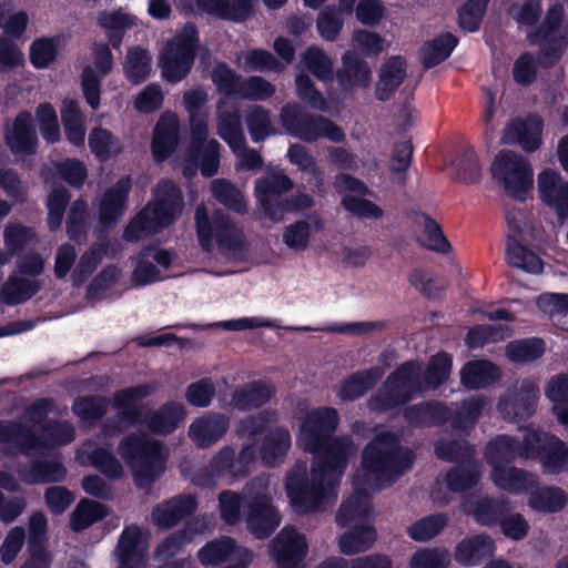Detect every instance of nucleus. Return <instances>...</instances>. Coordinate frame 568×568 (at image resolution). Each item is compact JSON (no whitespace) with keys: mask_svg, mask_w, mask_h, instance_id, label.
Returning <instances> with one entry per match:
<instances>
[{"mask_svg":"<svg viewBox=\"0 0 568 568\" xmlns=\"http://www.w3.org/2000/svg\"><path fill=\"white\" fill-rule=\"evenodd\" d=\"M213 196L224 206L236 213H246L247 206L242 192L226 179H215L211 182Z\"/></svg>","mask_w":568,"mask_h":568,"instance_id":"obj_51","label":"nucleus"},{"mask_svg":"<svg viewBox=\"0 0 568 568\" xmlns=\"http://www.w3.org/2000/svg\"><path fill=\"white\" fill-rule=\"evenodd\" d=\"M276 92L273 83L260 75L242 79L239 97L250 101H264Z\"/></svg>","mask_w":568,"mask_h":568,"instance_id":"obj_63","label":"nucleus"},{"mask_svg":"<svg viewBox=\"0 0 568 568\" xmlns=\"http://www.w3.org/2000/svg\"><path fill=\"white\" fill-rule=\"evenodd\" d=\"M149 534L136 525L128 526L121 534L114 554L119 568H146Z\"/></svg>","mask_w":568,"mask_h":568,"instance_id":"obj_16","label":"nucleus"},{"mask_svg":"<svg viewBox=\"0 0 568 568\" xmlns=\"http://www.w3.org/2000/svg\"><path fill=\"white\" fill-rule=\"evenodd\" d=\"M196 233L201 245L210 250L212 240L225 250H236L242 245L243 234L231 219L224 213L216 211L212 221L209 217V211L204 204L195 209Z\"/></svg>","mask_w":568,"mask_h":568,"instance_id":"obj_13","label":"nucleus"},{"mask_svg":"<svg viewBox=\"0 0 568 568\" xmlns=\"http://www.w3.org/2000/svg\"><path fill=\"white\" fill-rule=\"evenodd\" d=\"M541 465L545 474H559L568 469V448L566 444L554 436L549 446L541 454Z\"/></svg>","mask_w":568,"mask_h":568,"instance_id":"obj_56","label":"nucleus"},{"mask_svg":"<svg viewBox=\"0 0 568 568\" xmlns=\"http://www.w3.org/2000/svg\"><path fill=\"white\" fill-rule=\"evenodd\" d=\"M294 187L293 180L283 170H271L255 181V196L261 217L281 222L287 213V201L283 194Z\"/></svg>","mask_w":568,"mask_h":568,"instance_id":"obj_12","label":"nucleus"},{"mask_svg":"<svg viewBox=\"0 0 568 568\" xmlns=\"http://www.w3.org/2000/svg\"><path fill=\"white\" fill-rule=\"evenodd\" d=\"M537 190L541 202L554 210L559 220L568 219V181L559 172L542 170L537 176Z\"/></svg>","mask_w":568,"mask_h":568,"instance_id":"obj_18","label":"nucleus"},{"mask_svg":"<svg viewBox=\"0 0 568 568\" xmlns=\"http://www.w3.org/2000/svg\"><path fill=\"white\" fill-rule=\"evenodd\" d=\"M75 439L73 425L65 420L50 422L37 436L29 426L21 423L0 424V440L12 443L16 452L29 454L67 445Z\"/></svg>","mask_w":568,"mask_h":568,"instance_id":"obj_5","label":"nucleus"},{"mask_svg":"<svg viewBox=\"0 0 568 568\" xmlns=\"http://www.w3.org/2000/svg\"><path fill=\"white\" fill-rule=\"evenodd\" d=\"M336 80L345 92L365 90L372 83V68L356 51L347 50L342 55Z\"/></svg>","mask_w":568,"mask_h":568,"instance_id":"obj_19","label":"nucleus"},{"mask_svg":"<svg viewBox=\"0 0 568 568\" xmlns=\"http://www.w3.org/2000/svg\"><path fill=\"white\" fill-rule=\"evenodd\" d=\"M528 40L531 44H540L538 57L542 68L555 65L568 45L564 7L555 4L549 8L542 24L528 34Z\"/></svg>","mask_w":568,"mask_h":568,"instance_id":"obj_11","label":"nucleus"},{"mask_svg":"<svg viewBox=\"0 0 568 568\" xmlns=\"http://www.w3.org/2000/svg\"><path fill=\"white\" fill-rule=\"evenodd\" d=\"M539 398L538 382L523 378L513 383L499 397L497 412L511 423H519L531 417Z\"/></svg>","mask_w":568,"mask_h":568,"instance_id":"obj_14","label":"nucleus"},{"mask_svg":"<svg viewBox=\"0 0 568 568\" xmlns=\"http://www.w3.org/2000/svg\"><path fill=\"white\" fill-rule=\"evenodd\" d=\"M457 44L452 33L439 34L422 48V62L426 68H433L446 60Z\"/></svg>","mask_w":568,"mask_h":568,"instance_id":"obj_49","label":"nucleus"},{"mask_svg":"<svg viewBox=\"0 0 568 568\" xmlns=\"http://www.w3.org/2000/svg\"><path fill=\"white\" fill-rule=\"evenodd\" d=\"M544 123L539 115L510 120L504 129L501 142L506 145H519L525 152H534L541 145Z\"/></svg>","mask_w":568,"mask_h":568,"instance_id":"obj_17","label":"nucleus"},{"mask_svg":"<svg viewBox=\"0 0 568 568\" xmlns=\"http://www.w3.org/2000/svg\"><path fill=\"white\" fill-rule=\"evenodd\" d=\"M302 60L305 68L317 79L323 81L333 79L334 63L324 50L311 47L303 53Z\"/></svg>","mask_w":568,"mask_h":568,"instance_id":"obj_60","label":"nucleus"},{"mask_svg":"<svg viewBox=\"0 0 568 568\" xmlns=\"http://www.w3.org/2000/svg\"><path fill=\"white\" fill-rule=\"evenodd\" d=\"M61 120L68 140L74 145H83L85 136L84 116L79 103L65 100L61 109Z\"/></svg>","mask_w":568,"mask_h":568,"instance_id":"obj_48","label":"nucleus"},{"mask_svg":"<svg viewBox=\"0 0 568 568\" xmlns=\"http://www.w3.org/2000/svg\"><path fill=\"white\" fill-rule=\"evenodd\" d=\"M495 551L494 540L485 534L463 539L455 548V559L464 566H474Z\"/></svg>","mask_w":568,"mask_h":568,"instance_id":"obj_36","label":"nucleus"},{"mask_svg":"<svg viewBox=\"0 0 568 568\" xmlns=\"http://www.w3.org/2000/svg\"><path fill=\"white\" fill-rule=\"evenodd\" d=\"M4 141L12 153H34L38 136L29 111L19 112L10 124H6Z\"/></svg>","mask_w":568,"mask_h":568,"instance_id":"obj_20","label":"nucleus"},{"mask_svg":"<svg viewBox=\"0 0 568 568\" xmlns=\"http://www.w3.org/2000/svg\"><path fill=\"white\" fill-rule=\"evenodd\" d=\"M89 146L91 151L102 161L116 156L123 151L119 139L109 130L94 128L89 135Z\"/></svg>","mask_w":568,"mask_h":568,"instance_id":"obj_54","label":"nucleus"},{"mask_svg":"<svg viewBox=\"0 0 568 568\" xmlns=\"http://www.w3.org/2000/svg\"><path fill=\"white\" fill-rule=\"evenodd\" d=\"M277 414L275 410H261L257 414L247 415L239 420L235 432L240 436L255 438L263 434L266 427L276 422Z\"/></svg>","mask_w":568,"mask_h":568,"instance_id":"obj_61","label":"nucleus"},{"mask_svg":"<svg viewBox=\"0 0 568 568\" xmlns=\"http://www.w3.org/2000/svg\"><path fill=\"white\" fill-rule=\"evenodd\" d=\"M186 417L185 407L181 403L170 402L159 409L150 412L145 417L146 427L159 435L172 433Z\"/></svg>","mask_w":568,"mask_h":568,"instance_id":"obj_33","label":"nucleus"},{"mask_svg":"<svg viewBox=\"0 0 568 568\" xmlns=\"http://www.w3.org/2000/svg\"><path fill=\"white\" fill-rule=\"evenodd\" d=\"M130 190L131 180L124 176L104 192L99 205L101 224L111 226L118 223L126 210V199Z\"/></svg>","mask_w":568,"mask_h":568,"instance_id":"obj_24","label":"nucleus"},{"mask_svg":"<svg viewBox=\"0 0 568 568\" xmlns=\"http://www.w3.org/2000/svg\"><path fill=\"white\" fill-rule=\"evenodd\" d=\"M448 524L445 514H434L424 517L408 527L409 537L416 541H427L436 537Z\"/></svg>","mask_w":568,"mask_h":568,"instance_id":"obj_59","label":"nucleus"},{"mask_svg":"<svg viewBox=\"0 0 568 568\" xmlns=\"http://www.w3.org/2000/svg\"><path fill=\"white\" fill-rule=\"evenodd\" d=\"M501 372L486 359L470 361L460 371V382L468 389L485 388L499 381Z\"/></svg>","mask_w":568,"mask_h":568,"instance_id":"obj_32","label":"nucleus"},{"mask_svg":"<svg viewBox=\"0 0 568 568\" xmlns=\"http://www.w3.org/2000/svg\"><path fill=\"white\" fill-rule=\"evenodd\" d=\"M278 120L286 133L306 143H314L323 138L342 143L346 139L343 129L331 119L308 113L296 102L282 106Z\"/></svg>","mask_w":568,"mask_h":568,"instance_id":"obj_7","label":"nucleus"},{"mask_svg":"<svg viewBox=\"0 0 568 568\" xmlns=\"http://www.w3.org/2000/svg\"><path fill=\"white\" fill-rule=\"evenodd\" d=\"M523 457L520 442L509 435H498L486 447L487 463L493 467H501Z\"/></svg>","mask_w":568,"mask_h":568,"instance_id":"obj_40","label":"nucleus"},{"mask_svg":"<svg viewBox=\"0 0 568 568\" xmlns=\"http://www.w3.org/2000/svg\"><path fill=\"white\" fill-rule=\"evenodd\" d=\"M119 453L126 460L140 488H148L164 470L160 443L145 436L125 437L119 445Z\"/></svg>","mask_w":568,"mask_h":568,"instance_id":"obj_9","label":"nucleus"},{"mask_svg":"<svg viewBox=\"0 0 568 568\" xmlns=\"http://www.w3.org/2000/svg\"><path fill=\"white\" fill-rule=\"evenodd\" d=\"M354 495L346 499L336 515V523L341 527L359 523L369 515L368 490L366 484L361 481L359 475L354 477Z\"/></svg>","mask_w":568,"mask_h":568,"instance_id":"obj_28","label":"nucleus"},{"mask_svg":"<svg viewBox=\"0 0 568 568\" xmlns=\"http://www.w3.org/2000/svg\"><path fill=\"white\" fill-rule=\"evenodd\" d=\"M197 559L203 566H219L227 559H234L244 568L253 559V552L236 546L234 539L224 536L202 547L197 552Z\"/></svg>","mask_w":568,"mask_h":568,"instance_id":"obj_21","label":"nucleus"},{"mask_svg":"<svg viewBox=\"0 0 568 568\" xmlns=\"http://www.w3.org/2000/svg\"><path fill=\"white\" fill-rule=\"evenodd\" d=\"M245 122L254 142L263 141L276 133L270 111L262 105H250L245 110Z\"/></svg>","mask_w":568,"mask_h":568,"instance_id":"obj_47","label":"nucleus"},{"mask_svg":"<svg viewBox=\"0 0 568 568\" xmlns=\"http://www.w3.org/2000/svg\"><path fill=\"white\" fill-rule=\"evenodd\" d=\"M509 510L510 504L507 499L485 497L475 504L473 515L479 524L491 526L497 524Z\"/></svg>","mask_w":568,"mask_h":568,"instance_id":"obj_55","label":"nucleus"},{"mask_svg":"<svg viewBox=\"0 0 568 568\" xmlns=\"http://www.w3.org/2000/svg\"><path fill=\"white\" fill-rule=\"evenodd\" d=\"M449 564L448 550L439 548L418 550L410 559V568H448Z\"/></svg>","mask_w":568,"mask_h":568,"instance_id":"obj_64","label":"nucleus"},{"mask_svg":"<svg viewBox=\"0 0 568 568\" xmlns=\"http://www.w3.org/2000/svg\"><path fill=\"white\" fill-rule=\"evenodd\" d=\"M339 416L333 407H320L307 413L297 437L305 452L323 454L315 458L311 471L305 462H297L288 471L286 494L298 513L325 509L336 498V487L348 459L356 455L357 446L349 436H329L337 429Z\"/></svg>","mask_w":568,"mask_h":568,"instance_id":"obj_1","label":"nucleus"},{"mask_svg":"<svg viewBox=\"0 0 568 568\" xmlns=\"http://www.w3.org/2000/svg\"><path fill=\"white\" fill-rule=\"evenodd\" d=\"M452 371V356L440 352L430 357L423 381L427 389H436L444 384Z\"/></svg>","mask_w":568,"mask_h":568,"instance_id":"obj_58","label":"nucleus"},{"mask_svg":"<svg viewBox=\"0 0 568 568\" xmlns=\"http://www.w3.org/2000/svg\"><path fill=\"white\" fill-rule=\"evenodd\" d=\"M20 478L29 485L62 481L67 469L57 458L37 459L18 469Z\"/></svg>","mask_w":568,"mask_h":568,"instance_id":"obj_30","label":"nucleus"},{"mask_svg":"<svg viewBox=\"0 0 568 568\" xmlns=\"http://www.w3.org/2000/svg\"><path fill=\"white\" fill-rule=\"evenodd\" d=\"M307 552L305 535L292 526H285L271 542V554L277 567H305L303 560Z\"/></svg>","mask_w":568,"mask_h":568,"instance_id":"obj_15","label":"nucleus"},{"mask_svg":"<svg viewBox=\"0 0 568 568\" xmlns=\"http://www.w3.org/2000/svg\"><path fill=\"white\" fill-rule=\"evenodd\" d=\"M506 260L510 266L530 274H540L544 271L542 260L511 236L507 241Z\"/></svg>","mask_w":568,"mask_h":568,"instance_id":"obj_44","label":"nucleus"},{"mask_svg":"<svg viewBox=\"0 0 568 568\" xmlns=\"http://www.w3.org/2000/svg\"><path fill=\"white\" fill-rule=\"evenodd\" d=\"M406 77L405 60L402 57H392L384 62L378 72V81L375 84L377 100L386 101L402 84Z\"/></svg>","mask_w":568,"mask_h":568,"instance_id":"obj_35","label":"nucleus"},{"mask_svg":"<svg viewBox=\"0 0 568 568\" xmlns=\"http://www.w3.org/2000/svg\"><path fill=\"white\" fill-rule=\"evenodd\" d=\"M507 336H509V328L506 325H478L467 333L465 341L470 348H478L487 343L501 341Z\"/></svg>","mask_w":568,"mask_h":568,"instance_id":"obj_62","label":"nucleus"},{"mask_svg":"<svg viewBox=\"0 0 568 568\" xmlns=\"http://www.w3.org/2000/svg\"><path fill=\"white\" fill-rule=\"evenodd\" d=\"M415 225L417 227L415 240L418 245L442 255H447L452 252V245L440 225L428 214H417L415 216Z\"/></svg>","mask_w":568,"mask_h":568,"instance_id":"obj_29","label":"nucleus"},{"mask_svg":"<svg viewBox=\"0 0 568 568\" xmlns=\"http://www.w3.org/2000/svg\"><path fill=\"white\" fill-rule=\"evenodd\" d=\"M427 388L423 381V365L409 361L388 375L378 392L368 400L372 410L383 412L396 408L409 402L414 395Z\"/></svg>","mask_w":568,"mask_h":568,"instance_id":"obj_6","label":"nucleus"},{"mask_svg":"<svg viewBox=\"0 0 568 568\" xmlns=\"http://www.w3.org/2000/svg\"><path fill=\"white\" fill-rule=\"evenodd\" d=\"M216 131L230 148L245 142L239 111L226 109L224 101L217 103Z\"/></svg>","mask_w":568,"mask_h":568,"instance_id":"obj_39","label":"nucleus"},{"mask_svg":"<svg viewBox=\"0 0 568 568\" xmlns=\"http://www.w3.org/2000/svg\"><path fill=\"white\" fill-rule=\"evenodd\" d=\"M152 70V55L141 47L129 48L123 71L128 80L134 84L148 79Z\"/></svg>","mask_w":568,"mask_h":568,"instance_id":"obj_46","label":"nucleus"},{"mask_svg":"<svg viewBox=\"0 0 568 568\" xmlns=\"http://www.w3.org/2000/svg\"><path fill=\"white\" fill-rule=\"evenodd\" d=\"M40 288V281L11 275L0 290V301L7 305L21 304L36 295Z\"/></svg>","mask_w":568,"mask_h":568,"instance_id":"obj_41","label":"nucleus"},{"mask_svg":"<svg viewBox=\"0 0 568 568\" xmlns=\"http://www.w3.org/2000/svg\"><path fill=\"white\" fill-rule=\"evenodd\" d=\"M275 394L273 385L254 381L233 390L227 407L247 412L267 404Z\"/></svg>","mask_w":568,"mask_h":568,"instance_id":"obj_25","label":"nucleus"},{"mask_svg":"<svg viewBox=\"0 0 568 568\" xmlns=\"http://www.w3.org/2000/svg\"><path fill=\"white\" fill-rule=\"evenodd\" d=\"M383 375L384 369L379 366L356 372L342 382L338 397L343 400H355L372 389Z\"/></svg>","mask_w":568,"mask_h":568,"instance_id":"obj_34","label":"nucleus"},{"mask_svg":"<svg viewBox=\"0 0 568 568\" xmlns=\"http://www.w3.org/2000/svg\"><path fill=\"white\" fill-rule=\"evenodd\" d=\"M545 344L539 338L518 339L507 344L506 355L509 361L519 364H528L542 356Z\"/></svg>","mask_w":568,"mask_h":568,"instance_id":"obj_53","label":"nucleus"},{"mask_svg":"<svg viewBox=\"0 0 568 568\" xmlns=\"http://www.w3.org/2000/svg\"><path fill=\"white\" fill-rule=\"evenodd\" d=\"M287 159L300 171L311 175L313 184L318 192L324 191V173L308 149L300 143H294L287 150Z\"/></svg>","mask_w":568,"mask_h":568,"instance_id":"obj_45","label":"nucleus"},{"mask_svg":"<svg viewBox=\"0 0 568 568\" xmlns=\"http://www.w3.org/2000/svg\"><path fill=\"white\" fill-rule=\"evenodd\" d=\"M199 158L201 160V172L204 176H212L217 173L220 166V143L215 139H211L202 144L199 151L190 149L181 163L184 176L191 178L195 175Z\"/></svg>","mask_w":568,"mask_h":568,"instance_id":"obj_26","label":"nucleus"},{"mask_svg":"<svg viewBox=\"0 0 568 568\" xmlns=\"http://www.w3.org/2000/svg\"><path fill=\"white\" fill-rule=\"evenodd\" d=\"M376 538L374 526L369 524L355 525L338 537L337 545L342 554L353 556L372 548Z\"/></svg>","mask_w":568,"mask_h":568,"instance_id":"obj_37","label":"nucleus"},{"mask_svg":"<svg viewBox=\"0 0 568 568\" xmlns=\"http://www.w3.org/2000/svg\"><path fill=\"white\" fill-rule=\"evenodd\" d=\"M480 475V466L477 463H463L447 473L446 483L450 490L462 493L476 486Z\"/></svg>","mask_w":568,"mask_h":568,"instance_id":"obj_50","label":"nucleus"},{"mask_svg":"<svg viewBox=\"0 0 568 568\" xmlns=\"http://www.w3.org/2000/svg\"><path fill=\"white\" fill-rule=\"evenodd\" d=\"M414 465V454L389 432L376 435L363 449L361 481L371 489L392 485Z\"/></svg>","mask_w":568,"mask_h":568,"instance_id":"obj_2","label":"nucleus"},{"mask_svg":"<svg viewBox=\"0 0 568 568\" xmlns=\"http://www.w3.org/2000/svg\"><path fill=\"white\" fill-rule=\"evenodd\" d=\"M495 183L506 195L525 201L534 186V170L530 161L513 150H501L490 164Z\"/></svg>","mask_w":568,"mask_h":568,"instance_id":"obj_8","label":"nucleus"},{"mask_svg":"<svg viewBox=\"0 0 568 568\" xmlns=\"http://www.w3.org/2000/svg\"><path fill=\"white\" fill-rule=\"evenodd\" d=\"M527 504L537 513L556 514L567 506L568 495L560 487L544 486L529 495Z\"/></svg>","mask_w":568,"mask_h":568,"instance_id":"obj_38","label":"nucleus"},{"mask_svg":"<svg viewBox=\"0 0 568 568\" xmlns=\"http://www.w3.org/2000/svg\"><path fill=\"white\" fill-rule=\"evenodd\" d=\"M196 507L197 501L193 495H178L158 504L153 508L151 517L156 526L169 529L192 515Z\"/></svg>","mask_w":568,"mask_h":568,"instance_id":"obj_22","label":"nucleus"},{"mask_svg":"<svg viewBox=\"0 0 568 568\" xmlns=\"http://www.w3.org/2000/svg\"><path fill=\"white\" fill-rule=\"evenodd\" d=\"M490 478L498 488L513 494L526 493L538 484L536 475L507 465L493 468Z\"/></svg>","mask_w":568,"mask_h":568,"instance_id":"obj_31","label":"nucleus"},{"mask_svg":"<svg viewBox=\"0 0 568 568\" xmlns=\"http://www.w3.org/2000/svg\"><path fill=\"white\" fill-rule=\"evenodd\" d=\"M180 122L175 114L164 113L158 121L152 140V153L158 162L166 160L179 143Z\"/></svg>","mask_w":568,"mask_h":568,"instance_id":"obj_27","label":"nucleus"},{"mask_svg":"<svg viewBox=\"0 0 568 568\" xmlns=\"http://www.w3.org/2000/svg\"><path fill=\"white\" fill-rule=\"evenodd\" d=\"M404 416L409 425L415 427L434 426L447 419V408L437 402L420 403L408 406Z\"/></svg>","mask_w":568,"mask_h":568,"instance_id":"obj_42","label":"nucleus"},{"mask_svg":"<svg viewBox=\"0 0 568 568\" xmlns=\"http://www.w3.org/2000/svg\"><path fill=\"white\" fill-rule=\"evenodd\" d=\"M537 306L554 317L556 324L568 331V295L547 293L537 298Z\"/></svg>","mask_w":568,"mask_h":568,"instance_id":"obj_57","label":"nucleus"},{"mask_svg":"<svg viewBox=\"0 0 568 568\" xmlns=\"http://www.w3.org/2000/svg\"><path fill=\"white\" fill-rule=\"evenodd\" d=\"M199 47L197 30L187 23L166 42L159 55L162 77L171 83L183 80L191 71Z\"/></svg>","mask_w":568,"mask_h":568,"instance_id":"obj_10","label":"nucleus"},{"mask_svg":"<svg viewBox=\"0 0 568 568\" xmlns=\"http://www.w3.org/2000/svg\"><path fill=\"white\" fill-rule=\"evenodd\" d=\"M275 494L267 475L254 477L243 489L246 525L256 538L268 537L281 524L278 510L273 505Z\"/></svg>","mask_w":568,"mask_h":568,"instance_id":"obj_4","label":"nucleus"},{"mask_svg":"<svg viewBox=\"0 0 568 568\" xmlns=\"http://www.w3.org/2000/svg\"><path fill=\"white\" fill-rule=\"evenodd\" d=\"M183 195L172 181H161L154 190L153 202L148 204L125 227L126 241H139L169 226L181 214Z\"/></svg>","mask_w":568,"mask_h":568,"instance_id":"obj_3","label":"nucleus"},{"mask_svg":"<svg viewBox=\"0 0 568 568\" xmlns=\"http://www.w3.org/2000/svg\"><path fill=\"white\" fill-rule=\"evenodd\" d=\"M291 447V435L286 428L275 427L265 436L260 449L261 458L267 466L281 463Z\"/></svg>","mask_w":568,"mask_h":568,"instance_id":"obj_43","label":"nucleus"},{"mask_svg":"<svg viewBox=\"0 0 568 568\" xmlns=\"http://www.w3.org/2000/svg\"><path fill=\"white\" fill-rule=\"evenodd\" d=\"M106 516L104 505L91 500L82 499L71 514V528L74 531H81Z\"/></svg>","mask_w":568,"mask_h":568,"instance_id":"obj_52","label":"nucleus"},{"mask_svg":"<svg viewBox=\"0 0 568 568\" xmlns=\"http://www.w3.org/2000/svg\"><path fill=\"white\" fill-rule=\"evenodd\" d=\"M230 419L221 413H209L196 418L189 427V437L200 448L217 443L227 432Z\"/></svg>","mask_w":568,"mask_h":568,"instance_id":"obj_23","label":"nucleus"}]
</instances>
